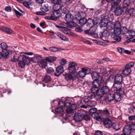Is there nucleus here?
Segmentation results:
<instances>
[{"instance_id":"f257e3e1","label":"nucleus","mask_w":135,"mask_h":135,"mask_svg":"<svg viewBox=\"0 0 135 135\" xmlns=\"http://www.w3.org/2000/svg\"><path fill=\"white\" fill-rule=\"evenodd\" d=\"M122 83H115L112 87V89L116 92H120L121 94H124V90L122 88Z\"/></svg>"},{"instance_id":"2f4dec72","label":"nucleus","mask_w":135,"mask_h":135,"mask_svg":"<svg viewBox=\"0 0 135 135\" xmlns=\"http://www.w3.org/2000/svg\"><path fill=\"white\" fill-rule=\"evenodd\" d=\"M106 99L108 102H111L114 99V94H109L106 97Z\"/></svg>"},{"instance_id":"1a4fd4ad","label":"nucleus","mask_w":135,"mask_h":135,"mask_svg":"<svg viewBox=\"0 0 135 135\" xmlns=\"http://www.w3.org/2000/svg\"><path fill=\"white\" fill-rule=\"evenodd\" d=\"M101 82L98 80H94L92 82L93 87L91 89L92 91L94 92L95 91V89L99 87L101 84Z\"/></svg>"},{"instance_id":"79ce46f5","label":"nucleus","mask_w":135,"mask_h":135,"mask_svg":"<svg viewBox=\"0 0 135 135\" xmlns=\"http://www.w3.org/2000/svg\"><path fill=\"white\" fill-rule=\"evenodd\" d=\"M87 20L85 18H81L79 21V23L81 26L86 24Z\"/></svg>"},{"instance_id":"13d9d810","label":"nucleus","mask_w":135,"mask_h":135,"mask_svg":"<svg viewBox=\"0 0 135 135\" xmlns=\"http://www.w3.org/2000/svg\"><path fill=\"white\" fill-rule=\"evenodd\" d=\"M35 13L37 15H44L46 14V13L45 12L41 11H40L36 12Z\"/></svg>"},{"instance_id":"f8f14e48","label":"nucleus","mask_w":135,"mask_h":135,"mask_svg":"<svg viewBox=\"0 0 135 135\" xmlns=\"http://www.w3.org/2000/svg\"><path fill=\"white\" fill-rule=\"evenodd\" d=\"M56 73L54 74V75L56 76H59L64 71L63 67L61 66H59L56 68Z\"/></svg>"},{"instance_id":"7ed1b4c3","label":"nucleus","mask_w":135,"mask_h":135,"mask_svg":"<svg viewBox=\"0 0 135 135\" xmlns=\"http://www.w3.org/2000/svg\"><path fill=\"white\" fill-rule=\"evenodd\" d=\"M85 113V111L83 110L78 111L77 113L74 114V119L76 122H79L83 119V116Z\"/></svg>"},{"instance_id":"37998d69","label":"nucleus","mask_w":135,"mask_h":135,"mask_svg":"<svg viewBox=\"0 0 135 135\" xmlns=\"http://www.w3.org/2000/svg\"><path fill=\"white\" fill-rule=\"evenodd\" d=\"M77 15L78 18H85V17L86 15L85 12H79L78 13Z\"/></svg>"},{"instance_id":"412c9836","label":"nucleus","mask_w":135,"mask_h":135,"mask_svg":"<svg viewBox=\"0 0 135 135\" xmlns=\"http://www.w3.org/2000/svg\"><path fill=\"white\" fill-rule=\"evenodd\" d=\"M108 33L107 30L104 29V31L100 32L99 34V37L100 38H105L108 35Z\"/></svg>"},{"instance_id":"473e14b6","label":"nucleus","mask_w":135,"mask_h":135,"mask_svg":"<svg viewBox=\"0 0 135 135\" xmlns=\"http://www.w3.org/2000/svg\"><path fill=\"white\" fill-rule=\"evenodd\" d=\"M131 4L130 0H125L123 2V5L124 8L129 6Z\"/></svg>"},{"instance_id":"6e6d98bb","label":"nucleus","mask_w":135,"mask_h":135,"mask_svg":"<svg viewBox=\"0 0 135 135\" xmlns=\"http://www.w3.org/2000/svg\"><path fill=\"white\" fill-rule=\"evenodd\" d=\"M14 11L15 13L16 16L18 18H20L21 16L22 15V14L20 13L19 11L16 9H15Z\"/></svg>"},{"instance_id":"cd10ccee","label":"nucleus","mask_w":135,"mask_h":135,"mask_svg":"<svg viewBox=\"0 0 135 135\" xmlns=\"http://www.w3.org/2000/svg\"><path fill=\"white\" fill-rule=\"evenodd\" d=\"M72 103L73 102L71 99H67L64 102L65 106L67 107H69Z\"/></svg>"},{"instance_id":"393cba45","label":"nucleus","mask_w":135,"mask_h":135,"mask_svg":"<svg viewBox=\"0 0 135 135\" xmlns=\"http://www.w3.org/2000/svg\"><path fill=\"white\" fill-rule=\"evenodd\" d=\"M39 66L42 68H45L47 65V62L46 60H42L38 63Z\"/></svg>"},{"instance_id":"f03ea898","label":"nucleus","mask_w":135,"mask_h":135,"mask_svg":"<svg viewBox=\"0 0 135 135\" xmlns=\"http://www.w3.org/2000/svg\"><path fill=\"white\" fill-rule=\"evenodd\" d=\"M134 65V63L133 62H129L126 64L125 66V69L122 71L123 74L125 75H128L131 71L130 68L132 67Z\"/></svg>"},{"instance_id":"423d86ee","label":"nucleus","mask_w":135,"mask_h":135,"mask_svg":"<svg viewBox=\"0 0 135 135\" xmlns=\"http://www.w3.org/2000/svg\"><path fill=\"white\" fill-rule=\"evenodd\" d=\"M77 65L76 63L72 61L70 62L69 64V70L70 73H74L76 72L75 66Z\"/></svg>"},{"instance_id":"b1692460","label":"nucleus","mask_w":135,"mask_h":135,"mask_svg":"<svg viewBox=\"0 0 135 135\" xmlns=\"http://www.w3.org/2000/svg\"><path fill=\"white\" fill-rule=\"evenodd\" d=\"M56 34L61 40L66 41H67L69 40V39L68 38L66 37V36L63 35V34L60 32H57L56 33Z\"/></svg>"},{"instance_id":"a18cd8bd","label":"nucleus","mask_w":135,"mask_h":135,"mask_svg":"<svg viewBox=\"0 0 135 135\" xmlns=\"http://www.w3.org/2000/svg\"><path fill=\"white\" fill-rule=\"evenodd\" d=\"M63 111V109L61 107H57L55 109V112L57 113H61Z\"/></svg>"},{"instance_id":"ddd939ff","label":"nucleus","mask_w":135,"mask_h":135,"mask_svg":"<svg viewBox=\"0 0 135 135\" xmlns=\"http://www.w3.org/2000/svg\"><path fill=\"white\" fill-rule=\"evenodd\" d=\"M65 19L68 23L70 24L73 21V16L70 13H68L66 15Z\"/></svg>"},{"instance_id":"2eb2a0df","label":"nucleus","mask_w":135,"mask_h":135,"mask_svg":"<svg viewBox=\"0 0 135 135\" xmlns=\"http://www.w3.org/2000/svg\"><path fill=\"white\" fill-rule=\"evenodd\" d=\"M135 118V116L134 115L129 116L128 118L129 121L128 122H127V125H126L124 127H134L135 126V124L131 120H134Z\"/></svg>"},{"instance_id":"e2e57ef3","label":"nucleus","mask_w":135,"mask_h":135,"mask_svg":"<svg viewBox=\"0 0 135 135\" xmlns=\"http://www.w3.org/2000/svg\"><path fill=\"white\" fill-rule=\"evenodd\" d=\"M66 109V112L68 114H71L73 112V110L70 107Z\"/></svg>"},{"instance_id":"72a5a7b5","label":"nucleus","mask_w":135,"mask_h":135,"mask_svg":"<svg viewBox=\"0 0 135 135\" xmlns=\"http://www.w3.org/2000/svg\"><path fill=\"white\" fill-rule=\"evenodd\" d=\"M99 112L100 113H103L104 114L108 116H109L110 114V113L107 108H104L103 110H100Z\"/></svg>"},{"instance_id":"603ef678","label":"nucleus","mask_w":135,"mask_h":135,"mask_svg":"<svg viewBox=\"0 0 135 135\" xmlns=\"http://www.w3.org/2000/svg\"><path fill=\"white\" fill-rule=\"evenodd\" d=\"M49 50L52 52H55L59 51V49L55 47H50Z\"/></svg>"},{"instance_id":"680f3d73","label":"nucleus","mask_w":135,"mask_h":135,"mask_svg":"<svg viewBox=\"0 0 135 135\" xmlns=\"http://www.w3.org/2000/svg\"><path fill=\"white\" fill-rule=\"evenodd\" d=\"M101 98V103H102V104H105L106 102L107 99H106L105 97H102Z\"/></svg>"},{"instance_id":"5fc2aeb1","label":"nucleus","mask_w":135,"mask_h":135,"mask_svg":"<svg viewBox=\"0 0 135 135\" xmlns=\"http://www.w3.org/2000/svg\"><path fill=\"white\" fill-rule=\"evenodd\" d=\"M2 57H7L8 55V53L6 49L3 50H2Z\"/></svg>"},{"instance_id":"f704fd0d","label":"nucleus","mask_w":135,"mask_h":135,"mask_svg":"<svg viewBox=\"0 0 135 135\" xmlns=\"http://www.w3.org/2000/svg\"><path fill=\"white\" fill-rule=\"evenodd\" d=\"M121 0H113V2L111 3L112 8H115L117 6Z\"/></svg>"},{"instance_id":"6ab92c4d","label":"nucleus","mask_w":135,"mask_h":135,"mask_svg":"<svg viewBox=\"0 0 135 135\" xmlns=\"http://www.w3.org/2000/svg\"><path fill=\"white\" fill-rule=\"evenodd\" d=\"M91 116L94 119H95L98 121H100L103 120L102 117L100 116L99 114L97 112L93 114H91Z\"/></svg>"},{"instance_id":"5701e85b","label":"nucleus","mask_w":135,"mask_h":135,"mask_svg":"<svg viewBox=\"0 0 135 135\" xmlns=\"http://www.w3.org/2000/svg\"><path fill=\"white\" fill-rule=\"evenodd\" d=\"M94 24L93 20L91 19H89L87 20L86 25L87 27L89 28L93 26Z\"/></svg>"},{"instance_id":"bf43d9fd","label":"nucleus","mask_w":135,"mask_h":135,"mask_svg":"<svg viewBox=\"0 0 135 135\" xmlns=\"http://www.w3.org/2000/svg\"><path fill=\"white\" fill-rule=\"evenodd\" d=\"M12 32V31L10 29L6 28L5 32L8 34H10Z\"/></svg>"},{"instance_id":"c03bdc74","label":"nucleus","mask_w":135,"mask_h":135,"mask_svg":"<svg viewBox=\"0 0 135 135\" xmlns=\"http://www.w3.org/2000/svg\"><path fill=\"white\" fill-rule=\"evenodd\" d=\"M89 28L90 33L91 34H92L94 33L97 28L96 27L94 26Z\"/></svg>"},{"instance_id":"de8ad7c7","label":"nucleus","mask_w":135,"mask_h":135,"mask_svg":"<svg viewBox=\"0 0 135 135\" xmlns=\"http://www.w3.org/2000/svg\"><path fill=\"white\" fill-rule=\"evenodd\" d=\"M84 115L83 116V119L84 120L88 121L90 119V118L89 116L87 114H86V113L85 112Z\"/></svg>"},{"instance_id":"3c124183","label":"nucleus","mask_w":135,"mask_h":135,"mask_svg":"<svg viewBox=\"0 0 135 135\" xmlns=\"http://www.w3.org/2000/svg\"><path fill=\"white\" fill-rule=\"evenodd\" d=\"M41 11H43L46 12L48 11V6L47 4H44V6L42 7L41 9Z\"/></svg>"},{"instance_id":"aec40b11","label":"nucleus","mask_w":135,"mask_h":135,"mask_svg":"<svg viewBox=\"0 0 135 135\" xmlns=\"http://www.w3.org/2000/svg\"><path fill=\"white\" fill-rule=\"evenodd\" d=\"M124 12L123 9L120 7H118L116 8L114 11L115 14L117 16L121 15Z\"/></svg>"},{"instance_id":"58836bf2","label":"nucleus","mask_w":135,"mask_h":135,"mask_svg":"<svg viewBox=\"0 0 135 135\" xmlns=\"http://www.w3.org/2000/svg\"><path fill=\"white\" fill-rule=\"evenodd\" d=\"M100 73L102 75H104L107 73L106 68L103 66H101L100 68Z\"/></svg>"},{"instance_id":"20e7f679","label":"nucleus","mask_w":135,"mask_h":135,"mask_svg":"<svg viewBox=\"0 0 135 135\" xmlns=\"http://www.w3.org/2000/svg\"><path fill=\"white\" fill-rule=\"evenodd\" d=\"M101 27H107V29L109 30H112L114 28V23L110 21L106 23L104 22H102L100 25Z\"/></svg>"},{"instance_id":"c756f323","label":"nucleus","mask_w":135,"mask_h":135,"mask_svg":"<svg viewBox=\"0 0 135 135\" xmlns=\"http://www.w3.org/2000/svg\"><path fill=\"white\" fill-rule=\"evenodd\" d=\"M65 78L67 81H70L73 78L72 74L69 73H66L64 75Z\"/></svg>"},{"instance_id":"7c9ffc66","label":"nucleus","mask_w":135,"mask_h":135,"mask_svg":"<svg viewBox=\"0 0 135 135\" xmlns=\"http://www.w3.org/2000/svg\"><path fill=\"white\" fill-rule=\"evenodd\" d=\"M56 59V57L55 56H49L46 59V61L49 62H53L55 61Z\"/></svg>"},{"instance_id":"bb28decb","label":"nucleus","mask_w":135,"mask_h":135,"mask_svg":"<svg viewBox=\"0 0 135 135\" xmlns=\"http://www.w3.org/2000/svg\"><path fill=\"white\" fill-rule=\"evenodd\" d=\"M119 35L115 34L114 32V30L113 33L111 37L114 40H116V41L119 42L121 40V38L120 36H119Z\"/></svg>"},{"instance_id":"69168bd1","label":"nucleus","mask_w":135,"mask_h":135,"mask_svg":"<svg viewBox=\"0 0 135 135\" xmlns=\"http://www.w3.org/2000/svg\"><path fill=\"white\" fill-rule=\"evenodd\" d=\"M19 60V57L17 56H14L13 57V60L12 61L16 62L18 61Z\"/></svg>"},{"instance_id":"39448f33","label":"nucleus","mask_w":135,"mask_h":135,"mask_svg":"<svg viewBox=\"0 0 135 135\" xmlns=\"http://www.w3.org/2000/svg\"><path fill=\"white\" fill-rule=\"evenodd\" d=\"M133 127H124L123 131L129 135H135V129Z\"/></svg>"},{"instance_id":"0e129e2a","label":"nucleus","mask_w":135,"mask_h":135,"mask_svg":"<svg viewBox=\"0 0 135 135\" xmlns=\"http://www.w3.org/2000/svg\"><path fill=\"white\" fill-rule=\"evenodd\" d=\"M58 105L61 107L65 106L64 103L62 100H60L58 102Z\"/></svg>"},{"instance_id":"052dcab7","label":"nucleus","mask_w":135,"mask_h":135,"mask_svg":"<svg viewBox=\"0 0 135 135\" xmlns=\"http://www.w3.org/2000/svg\"><path fill=\"white\" fill-rule=\"evenodd\" d=\"M61 0H51V2L54 4L62 2Z\"/></svg>"},{"instance_id":"a19ab883","label":"nucleus","mask_w":135,"mask_h":135,"mask_svg":"<svg viewBox=\"0 0 135 135\" xmlns=\"http://www.w3.org/2000/svg\"><path fill=\"white\" fill-rule=\"evenodd\" d=\"M51 80V77L49 76L46 75L44 78V81L46 83H48Z\"/></svg>"},{"instance_id":"338daca9","label":"nucleus","mask_w":135,"mask_h":135,"mask_svg":"<svg viewBox=\"0 0 135 135\" xmlns=\"http://www.w3.org/2000/svg\"><path fill=\"white\" fill-rule=\"evenodd\" d=\"M69 107L73 110H75L76 109V105L75 104H73L72 103Z\"/></svg>"},{"instance_id":"9d476101","label":"nucleus","mask_w":135,"mask_h":135,"mask_svg":"<svg viewBox=\"0 0 135 135\" xmlns=\"http://www.w3.org/2000/svg\"><path fill=\"white\" fill-rule=\"evenodd\" d=\"M104 126H106L111 127L112 126H113V127H114V125L116 126H119L118 124L117 123L112 124L111 120L108 118H106L104 119Z\"/></svg>"},{"instance_id":"4be33fe9","label":"nucleus","mask_w":135,"mask_h":135,"mask_svg":"<svg viewBox=\"0 0 135 135\" xmlns=\"http://www.w3.org/2000/svg\"><path fill=\"white\" fill-rule=\"evenodd\" d=\"M123 80V77L120 74H118L115 77L114 80L115 83H122Z\"/></svg>"},{"instance_id":"c9c22d12","label":"nucleus","mask_w":135,"mask_h":135,"mask_svg":"<svg viewBox=\"0 0 135 135\" xmlns=\"http://www.w3.org/2000/svg\"><path fill=\"white\" fill-rule=\"evenodd\" d=\"M61 30L62 32L68 35H70V31L69 29L64 27L62 29H61Z\"/></svg>"},{"instance_id":"4468645a","label":"nucleus","mask_w":135,"mask_h":135,"mask_svg":"<svg viewBox=\"0 0 135 135\" xmlns=\"http://www.w3.org/2000/svg\"><path fill=\"white\" fill-rule=\"evenodd\" d=\"M88 70L87 68H82L81 69V70L79 71L78 73V75L81 78L84 77L85 76Z\"/></svg>"},{"instance_id":"8fccbe9b","label":"nucleus","mask_w":135,"mask_h":135,"mask_svg":"<svg viewBox=\"0 0 135 135\" xmlns=\"http://www.w3.org/2000/svg\"><path fill=\"white\" fill-rule=\"evenodd\" d=\"M89 114L91 115V114H93L97 112V109L95 108H93L90 109L89 110Z\"/></svg>"},{"instance_id":"9b49d317","label":"nucleus","mask_w":135,"mask_h":135,"mask_svg":"<svg viewBox=\"0 0 135 135\" xmlns=\"http://www.w3.org/2000/svg\"><path fill=\"white\" fill-rule=\"evenodd\" d=\"M124 94H121L120 92H116L115 93H114V99L117 101L119 102L121 100V98L122 97H124L125 95V91H124Z\"/></svg>"},{"instance_id":"c85d7f7f","label":"nucleus","mask_w":135,"mask_h":135,"mask_svg":"<svg viewBox=\"0 0 135 135\" xmlns=\"http://www.w3.org/2000/svg\"><path fill=\"white\" fill-rule=\"evenodd\" d=\"M103 90L101 88H100L96 90V94L97 95L100 97H101L102 96L105 94Z\"/></svg>"},{"instance_id":"774afa93","label":"nucleus","mask_w":135,"mask_h":135,"mask_svg":"<svg viewBox=\"0 0 135 135\" xmlns=\"http://www.w3.org/2000/svg\"><path fill=\"white\" fill-rule=\"evenodd\" d=\"M62 117L63 118L66 120L68 119V115L66 113H64L62 115Z\"/></svg>"},{"instance_id":"4d7b16f0","label":"nucleus","mask_w":135,"mask_h":135,"mask_svg":"<svg viewBox=\"0 0 135 135\" xmlns=\"http://www.w3.org/2000/svg\"><path fill=\"white\" fill-rule=\"evenodd\" d=\"M46 71L48 73H51L54 72V70L51 67H49L46 69Z\"/></svg>"},{"instance_id":"a878e982","label":"nucleus","mask_w":135,"mask_h":135,"mask_svg":"<svg viewBox=\"0 0 135 135\" xmlns=\"http://www.w3.org/2000/svg\"><path fill=\"white\" fill-rule=\"evenodd\" d=\"M91 75L93 80H98L99 78L100 75L99 73L96 72H93L91 73Z\"/></svg>"},{"instance_id":"0eeeda50","label":"nucleus","mask_w":135,"mask_h":135,"mask_svg":"<svg viewBox=\"0 0 135 135\" xmlns=\"http://www.w3.org/2000/svg\"><path fill=\"white\" fill-rule=\"evenodd\" d=\"M30 62V60L27 57L24 56L23 58L22 61H19L18 65L20 67L23 68L25 66L26 63L28 64Z\"/></svg>"},{"instance_id":"6e6552de","label":"nucleus","mask_w":135,"mask_h":135,"mask_svg":"<svg viewBox=\"0 0 135 135\" xmlns=\"http://www.w3.org/2000/svg\"><path fill=\"white\" fill-rule=\"evenodd\" d=\"M128 30L125 27H121L120 29H118L114 30L115 34L119 35L121 33L123 35L127 34Z\"/></svg>"},{"instance_id":"ea45409f","label":"nucleus","mask_w":135,"mask_h":135,"mask_svg":"<svg viewBox=\"0 0 135 135\" xmlns=\"http://www.w3.org/2000/svg\"><path fill=\"white\" fill-rule=\"evenodd\" d=\"M114 26L115 29L114 30L118 29H120L121 27V23L119 21H116L114 23Z\"/></svg>"},{"instance_id":"4c0bfd02","label":"nucleus","mask_w":135,"mask_h":135,"mask_svg":"<svg viewBox=\"0 0 135 135\" xmlns=\"http://www.w3.org/2000/svg\"><path fill=\"white\" fill-rule=\"evenodd\" d=\"M128 13L130 16H135V8H131L128 11Z\"/></svg>"},{"instance_id":"09e8293b","label":"nucleus","mask_w":135,"mask_h":135,"mask_svg":"<svg viewBox=\"0 0 135 135\" xmlns=\"http://www.w3.org/2000/svg\"><path fill=\"white\" fill-rule=\"evenodd\" d=\"M0 45L1 47L3 50L6 49L7 47V45L4 42L1 43Z\"/></svg>"},{"instance_id":"dca6fc26","label":"nucleus","mask_w":135,"mask_h":135,"mask_svg":"<svg viewBox=\"0 0 135 135\" xmlns=\"http://www.w3.org/2000/svg\"><path fill=\"white\" fill-rule=\"evenodd\" d=\"M63 7V3L62 2L54 4L53 6V9L54 10L60 11Z\"/></svg>"},{"instance_id":"e433bc0d","label":"nucleus","mask_w":135,"mask_h":135,"mask_svg":"<svg viewBox=\"0 0 135 135\" xmlns=\"http://www.w3.org/2000/svg\"><path fill=\"white\" fill-rule=\"evenodd\" d=\"M101 88L103 90V92L105 94H106L109 93V87L107 86H104Z\"/></svg>"},{"instance_id":"f3484780","label":"nucleus","mask_w":135,"mask_h":135,"mask_svg":"<svg viewBox=\"0 0 135 135\" xmlns=\"http://www.w3.org/2000/svg\"><path fill=\"white\" fill-rule=\"evenodd\" d=\"M51 15L54 20H56L60 16V11L54 10Z\"/></svg>"},{"instance_id":"864d4df0","label":"nucleus","mask_w":135,"mask_h":135,"mask_svg":"<svg viewBox=\"0 0 135 135\" xmlns=\"http://www.w3.org/2000/svg\"><path fill=\"white\" fill-rule=\"evenodd\" d=\"M66 60L64 59H61L60 62V64L61 65L63 66L65 65L66 63Z\"/></svg>"},{"instance_id":"a211bd4d","label":"nucleus","mask_w":135,"mask_h":135,"mask_svg":"<svg viewBox=\"0 0 135 135\" xmlns=\"http://www.w3.org/2000/svg\"><path fill=\"white\" fill-rule=\"evenodd\" d=\"M127 34L126 37L129 39L133 38L135 36V32L133 30H128Z\"/></svg>"},{"instance_id":"49530a36","label":"nucleus","mask_w":135,"mask_h":135,"mask_svg":"<svg viewBox=\"0 0 135 135\" xmlns=\"http://www.w3.org/2000/svg\"><path fill=\"white\" fill-rule=\"evenodd\" d=\"M87 97L89 98L93 99L95 98V95L93 92L88 93L87 94Z\"/></svg>"}]
</instances>
